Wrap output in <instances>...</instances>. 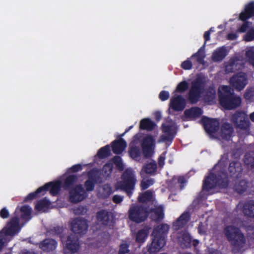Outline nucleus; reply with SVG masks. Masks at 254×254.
I'll use <instances>...</instances> for the list:
<instances>
[{
	"label": "nucleus",
	"instance_id": "0eeeda50",
	"mask_svg": "<svg viewBox=\"0 0 254 254\" xmlns=\"http://www.w3.org/2000/svg\"><path fill=\"white\" fill-rule=\"evenodd\" d=\"M204 84L205 81L201 77H196L191 81L187 97L191 104H196L199 101L204 90Z\"/></svg>",
	"mask_w": 254,
	"mask_h": 254
},
{
	"label": "nucleus",
	"instance_id": "473e14b6",
	"mask_svg": "<svg viewBox=\"0 0 254 254\" xmlns=\"http://www.w3.org/2000/svg\"><path fill=\"white\" fill-rule=\"evenodd\" d=\"M19 211L21 213L20 218L25 222H28L31 219V209L29 206H22L20 208Z\"/></svg>",
	"mask_w": 254,
	"mask_h": 254
},
{
	"label": "nucleus",
	"instance_id": "a18cd8bd",
	"mask_svg": "<svg viewBox=\"0 0 254 254\" xmlns=\"http://www.w3.org/2000/svg\"><path fill=\"white\" fill-rule=\"evenodd\" d=\"M88 179V180L92 181L93 182L97 183V180L99 178L98 175L97 174V172L94 170H91L88 171L87 173Z\"/></svg>",
	"mask_w": 254,
	"mask_h": 254
},
{
	"label": "nucleus",
	"instance_id": "864d4df0",
	"mask_svg": "<svg viewBox=\"0 0 254 254\" xmlns=\"http://www.w3.org/2000/svg\"><path fill=\"white\" fill-rule=\"evenodd\" d=\"M114 161L116 168L120 171L124 170L125 166L123 162V160H112Z\"/></svg>",
	"mask_w": 254,
	"mask_h": 254
},
{
	"label": "nucleus",
	"instance_id": "c9c22d12",
	"mask_svg": "<svg viewBox=\"0 0 254 254\" xmlns=\"http://www.w3.org/2000/svg\"><path fill=\"white\" fill-rule=\"evenodd\" d=\"M249 182L245 180H241L236 184L235 189L236 192L239 194H242L246 191L248 188Z\"/></svg>",
	"mask_w": 254,
	"mask_h": 254
},
{
	"label": "nucleus",
	"instance_id": "a878e982",
	"mask_svg": "<svg viewBox=\"0 0 254 254\" xmlns=\"http://www.w3.org/2000/svg\"><path fill=\"white\" fill-rule=\"evenodd\" d=\"M113 152L110 144H107L101 147L97 153L94 155L93 159H108L112 156Z\"/></svg>",
	"mask_w": 254,
	"mask_h": 254
},
{
	"label": "nucleus",
	"instance_id": "8fccbe9b",
	"mask_svg": "<svg viewBox=\"0 0 254 254\" xmlns=\"http://www.w3.org/2000/svg\"><path fill=\"white\" fill-rule=\"evenodd\" d=\"M244 39L247 42L252 41L254 40V29L251 28L246 34Z\"/></svg>",
	"mask_w": 254,
	"mask_h": 254
},
{
	"label": "nucleus",
	"instance_id": "ea45409f",
	"mask_svg": "<svg viewBox=\"0 0 254 254\" xmlns=\"http://www.w3.org/2000/svg\"><path fill=\"white\" fill-rule=\"evenodd\" d=\"M152 197V193L147 190L139 195L138 200L140 202H145L149 201Z\"/></svg>",
	"mask_w": 254,
	"mask_h": 254
},
{
	"label": "nucleus",
	"instance_id": "f704fd0d",
	"mask_svg": "<svg viewBox=\"0 0 254 254\" xmlns=\"http://www.w3.org/2000/svg\"><path fill=\"white\" fill-rule=\"evenodd\" d=\"M128 153L131 159H135L140 157L141 155L140 147L134 144H130L128 148Z\"/></svg>",
	"mask_w": 254,
	"mask_h": 254
},
{
	"label": "nucleus",
	"instance_id": "dca6fc26",
	"mask_svg": "<svg viewBox=\"0 0 254 254\" xmlns=\"http://www.w3.org/2000/svg\"><path fill=\"white\" fill-rule=\"evenodd\" d=\"M62 183L61 181L51 182L45 184L43 186L39 188V190H42L44 194L46 191L49 190L50 193L53 196L59 194L61 189Z\"/></svg>",
	"mask_w": 254,
	"mask_h": 254
},
{
	"label": "nucleus",
	"instance_id": "09e8293b",
	"mask_svg": "<svg viewBox=\"0 0 254 254\" xmlns=\"http://www.w3.org/2000/svg\"><path fill=\"white\" fill-rule=\"evenodd\" d=\"M153 180L150 179L145 181H142L140 183L141 190H145L153 184Z\"/></svg>",
	"mask_w": 254,
	"mask_h": 254
},
{
	"label": "nucleus",
	"instance_id": "412c9836",
	"mask_svg": "<svg viewBox=\"0 0 254 254\" xmlns=\"http://www.w3.org/2000/svg\"><path fill=\"white\" fill-rule=\"evenodd\" d=\"M190 219V212L185 211L173 223V227L175 230H178L185 226Z\"/></svg>",
	"mask_w": 254,
	"mask_h": 254
},
{
	"label": "nucleus",
	"instance_id": "aec40b11",
	"mask_svg": "<svg viewBox=\"0 0 254 254\" xmlns=\"http://www.w3.org/2000/svg\"><path fill=\"white\" fill-rule=\"evenodd\" d=\"M186 105V100L181 95L174 97L170 101V107L175 111H182Z\"/></svg>",
	"mask_w": 254,
	"mask_h": 254
},
{
	"label": "nucleus",
	"instance_id": "a19ab883",
	"mask_svg": "<svg viewBox=\"0 0 254 254\" xmlns=\"http://www.w3.org/2000/svg\"><path fill=\"white\" fill-rule=\"evenodd\" d=\"M246 56L250 64L254 67V48H252L246 52Z\"/></svg>",
	"mask_w": 254,
	"mask_h": 254
},
{
	"label": "nucleus",
	"instance_id": "7c9ffc66",
	"mask_svg": "<svg viewBox=\"0 0 254 254\" xmlns=\"http://www.w3.org/2000/svg\"><path fill=\"white\" fill-rule=\"evenodd\" d=\"M156 124L149 118L141 120L139 124V128L142 130L151 131L155 128Z\"/></svg>",
	"mask_w": 254,
	"mask_h": 254
},
{
	"label": "nucleus",
	"instance_id": "393cba45",
	"mask_svg": "<svg viewBox=\"0 0 254 254\" xmlns=\"http://www.w3.org/2000/svg\"><path fill=\"white\" fill-rule=\"evenodd\" d=\"M203 114L202 110L198 107H192L184 112L185 117L189 120H194L200 117Z\"/></svg>",
	"mask_w": 254,
	"mask_h": 254
},
{
	"label": "nucleus",
	"instance_id": "680f3d73",
	"mask_svg": "<svg viewBox=\"0 0 254 254\" xmlns=\"http://www.w3.org/2000/svg\"><path fill=\"white\" fill-rule=\"evenodd\" d=\"M112 200L114 203L119 204L123 200V197L116 194L113 196Z\"/></svg>",
	"mask_w": 254,
	"mask_h": 254
},
{
	"label": "nucleus",
	"instance_id": "b1692460",
	"mask_svg": "<svg viewBox=\"0 0 254 254\" xmlns=\"http://www.w3.org/2000/svg\"><path fill=\"white\" fill-rule=\"evenodd\" d=\"M234 131L231 124L227 122L224 123L221 127L220 136L225 140H229Z\"/></svg>",
	"mask_w": 254,
	"mask_h": 254
},
{
	"label": "nucleus",
	"instance_id": "4468645a",
	"mask_svg": "<svg viewBox=\"0 0 254 254\" xmlns=\"http://www.w3.org/2000/svg\"><path fill=\"white\" fill-rule=\"evenodd\" d=\"M230 83L236 90L240 91L247 85V75L244 72H239L230 78Z\"/></svg>",
	"mask_w": 254,
	"mask_h": 254
},
{
	"label": "nucleus",
	"instance_id": "9b49d317",
	"mask_svg": "<svg viewBox=\"0 0 254 254\" xmlns=\"http://www.w3.org/2000/svg\"><path fill=\"white\" fill-rule=\"evenodd\" d=\"M87 196L82 185H77L69 190V200L74 203L83 200Z\"/></svg>",
	"mask_w": 254,
	"mask_h": 254
},
{
	"label": "nucleus",
	"instance_id": "0e129e2a",
	"mask_svg": "<svg viewBox=\"0 0 254 254\" xmlns=\"http://www.w3.org/2000/svg\"><path fill=\"white\" fill-rule=\"evenodd\" d=\"M128 131V129H126L125 131L122 134H118L116 136V139L119 141L123 140V142H127V141L123 138L125 134Z\"/></svg>",
	"mask_w": 254,
	"mask_h": 254
},
{
	"label": "nucleus",
	"instance_id": "338daca9",
	"mask_svg": "<svg viewBox=\"0 0 254 254\" xmlns=\"http://www.w3.org/2000/svg\"><path fill=\"white\" fill-rule=\"evenodd\" d=\"M254 96L253 92L250 90H247L244 94V97L246 99H250Z\"/></svg>",
	"mask_w": 254,
	"mask_h": 254
},
{
	"label": "nucleus",
	"instance_id": "e2e57ef3",
	"mask_svg": "<svg viewBox=\"0 0 254 254\" xmlns=\"http://www.w3.org/2000/svg\"><path fill=\"white\" fill-rule=\"evenodd\" d=\"M82 169V166L80 164H76L73 165L70 170L72 172H77Z\"/></svg>",
	"mask_w": 254,
	"mask_h": 254
},
{
	"label": "nucleus",
	"instance_id": "3c124183",
	"mask_svg": "<svg viewBox=\"0 0 254 254\" xmlns=\"http://www.w3.org/2000/svg\"><path fill=\"white\" fill-rule=\"evenodd\" d=\"M181 67L185 70L191 69L192 67V64L190 59L188 58L186 61L183 62L181 64Z\"/></svg>",
	"mask_w": 254,
	"mask_h": 254
},
{
	"label": "nucleus",
	"instance_id": "5fc2aeb1",
	"mask_svg": "<svg viewBox=\"0 0 254 254\" xmlns=\"http://www.w3.org/2000/svg\"><path fill=\"white\" fill-rule=\"evenodd\" d=\"M113 165L111 164H106L103 167V171L107 176L109 175L112 172Z\"/></svg>",
	"mask_w": 254,
	"mask_h": 254
},
{
	"label": "nucleus",
	"instance_id": "39448f33",
	"mask_svg": "<svg viewBox=\"0 0 254 254\" xmlns=\"http://www.w3.org/2000/svg\"><path fill=\"white\" fill-rule=\"evenodd\" d=\"M223 232L227 241L230 243L233 251L239 252L244 247L246 240L239 228L228 225L225 227Z\"/></svg>",
	"mask_w": 254,
	"mask_h": 254
},
{
	"label": "nucleus",
	"instance_id": "4d7b16f0",
	"mask_svg": "<svg viewBox=\"0 0 254 254\" xmlns=\"http://www.w3.org/2000/svg\"><path fill=\"white\" fill-rule=\"evenodd\" d=\"M177 182L179 184H183L186 182V180L185 178L183 176H180L178 177V178L174 177L170 181V184L175 183Z\"/></svg>",
	"mask_w": 254,
	"mask_h": 254
},
{
	"label": "nucleus",
	"instance_id": "37998d69",
	"mask_svg": "<svg viewBox=\"0 0 254 254\" xmlns=\"http://www.w3.org/2000/svg\"><path fill=\"white\" fill-rule=\"evenodd\" d=\"M189 87V84L186 81H183L180 82L175 90V91L179 93H183L186 91Z\"/></svg>",
	"mask_w": 254,
	"mask_h": 254
},
{
	"label": "nucleus",
	"instance_id": "7ed1b4c3",
	"mask_svg": "<svg viewBox=\"0 0 254 254\" xmlns=\"http://www.w3.org/2000/svg\"><path fill=\"white\" fill-rule=\"evenodd\" d=\"M222 92H219L220 105L225 110H231L239 107L241 104V98L235 95L234 91L227 85L222 87Z\"/></svg>",
	"mask_w": 254,
	"mask_h": 254
},
{
	"label": "nucleus",
	"instance_id": "774afa93",
	"mask_svg": "<svg viewBox=\"0 0 254 254\" xmlns=\"http://www.w3.org/2000/svg\"><path fill=\"white\" fill-rule=\"evenodd\" d=\"M244 159H254V151L247 152Z\"/></svg>",
	"mask_w": 254,
	"mask_h": 254
},
{
	"label": "nucleus",
	"instance_id": "de8ad7c7",
	"mask_svg": "<svg viewBox=\"0 0 254 254\" xmlns=\"http://www.w3.org/2000/svg\"><path fill=\"white\" fill-rule=\"evenodd\" d=\"M64 231L63 227L56 226L54 227L50 230V233L53 235H59L61 238H62V234Z\"/></svg>",
	"mask_w": 254,
	"mask_h": 254
},
{
	"label": "nucleus",
	"instance_id": "f8f14e48",
	"mask_svg": "<svg viewBox=\"0 0 254 254\" xmlns=\"http://www.w3.org/2000/svg\"><path fill=\"white\" fill-rule=\"evenodd\" d=\"M17 212L18 210L16 208L14 212L15 216L11 218L7 223V227L1 231H2V234H3L4 236H13L20 231L19 219L16 215Z\"/></svg>",
	"mask_w": 254,
	"mask_h": 254
},
{
	"label": "nucleus",
	"instance_id": "2eb2a0df",
	"mask_svg": "<svg viewBox=\"0 0 254 254\" xmlns=\"http://www.w3.org/2000/svg\"><path fill=\"white\" fill-rule=\"evenodd\" d=\"M112 151L116 155L111 159H122L120 155H122L127 147V143L123 140L119 141L115 139L110 144Z\"/></svg>",
	"mask_w": 254,
	"mask_h": 254
},
{
	"label": "nucleus",
	"instance_id": "c85d7f7f",
	"mask_svg": "<svg viewBox=\"0 0 254 254\" xmlns=\"http://www.w3.org/2000/svg\"><path fill=\"white\" fill-rule=\"evenodd\" d=\"M227 54V51L225 47H219L213 53L212 59L214 62H220L225 58Z\"/></svg>",
	"mask_w": 254,
	"mask_h": 254
},
{
	"label": "nucleus",
	"instance_id": "9d476101",
	"mask_svg": "<svg viewBox=\"0 0 254 254\" xmlns=\"http://www.w3.org/2000/svg\"><path fill=\"white\" fill-rule=\"evenodd\" d=\"M141 146L144 157L146 158H151L155 152V139L151 135H146L143 138Z\"/></svg>",
	"mask_w": 254,
	"mask_h": 254
},
{
	"label": "nucleus",
	"instance_id": "052dcab7",
	"mask_svg": "<svg viewBox=\"0 0 254 254\" xmlns=\"http://www.w3.org/2000/svg\"><path fill=\"white\" fill-rule=\"evenodd\" d=\"M9 215L8 211L6 208H3L0 211V216L3 218L5 219L8 217Z\"/></svg>",
	"mask_w": 254,
	"mask_h": 254
},
{
	"label": "nucleus",
	"instance_id": "bb28decb",
	"mask_svg": "<svg viewBox=\"0 0 254 254\" xmlns=\"http://www.w3.org/2000/svg\"><path fill=\"white\" fill-rule=\"evenodd\" d=\"M243 212L245 216L254 218V200L245 202L243 204Z\"/></svg>",
	"mask_w": 254,
	"mask_h": 254
},
{
	"label": "nucleus",
	"instance_id": "79ce46f5",
	"mask_svg": "<svg viewBox=\"0 0 254 254\" xmlns=\"http://www.w3.org/2000/svg\"><path fill=\"white\" fill-rule=\"evenodd\" d=\"M41 193H43L42 190H39V188L37 189V190L33 192L30 193L28 194L24 198V202H28V201L33 200L34 199L36 198L38 196L39 194Z\"/></svg>",
	"mask_w": 254,
	"mask_h": 254
},
{
	"label": "nucleus",
	"instance_id": "13d9d810",
	"mask_svg": "<svg viewBox=\"0 0 254 254\" xmlns=\"http://www.w3.org/2000/svg\"><path fill=\"white\" fill-rule=\"evenodd\" d=\"M244 21L245 22L238 29L239 32L241 33H244L246 32L249 27V22L247 21V20Z\"/></svg>",
	"mask_w": 254,
	"mask_h": 254
},
{
	"label": "nucleus",
	"instance_id": "603ef678",
	"mask_svg": "<svg viewBox=\"0 0 254 254\" xmlns=\"http://www.w3.org/2000/svg\"><path fill=\"white\" fill-rule=\"evenodd\" d=\"M242 153V150L240 148H235L232 150V157L234 159H239Z\"/></svg>",
	"mask_w": 254,
	"mask_h": 254
},
{
	"label": "nucleus",
	"instance_id": "ddd939ff",
	"mask_svg": "<svg viewBox=\"0 0 254 254\" xmlns=\"http://www.w3.org/2000/svg\"><path fill=\"white\" fill-rule=\"evenodd\" d=\"M201 122L202 123L206 132L210 135H213L216 133L219 128V122L217 119L209 118L206 116H203Z\"/></svg>",
	"mask_w": 254,
	"mask_h": 254
},
{
	"label": "nucleus",
	"instance_id": "58836bf2",
	"mask_svg": "<svg viewBox=\"0 0 254 254\" xmlns=\"http://www.w3.org/2000/svg\"><path fill=\"white\" fill-rule=\"evenodd\" d=\"M191 238L188 234H184L182 237L181 246L184 249L189 248L191 247Z\"/></svg>",
	"mask_w": 254,
	"mask_h": 254
},
{
	"label": "nucleus",
	"instance_id": "6e6d98bb",
	"mask_svg": "<svg viewBox=\"0 0 254 254\" xmlns=\"http://www.w3.org/2000/svg\"><path fill=\"white\" fill-rule=\"evenodd\" d=\"M159 98L162 101L168 100L169 98V92L164 90L161 91L159 94Z\"/></svg>",
	"mask_w": 254,
	"mask_h": 254
},
{
	"label": "nucleus",
	"instance_id": "c03bdc74",
	"mask_svg": "<svg viewBox=\"0 0 254 254\" xmlns=\"http://www.w3.org/2000/svg\"><path fill=\"white\" fill-rule=\"evenodd\" d=\"M97 183L93 182L91 180H87L84 184L86 192L92 191L94 190L95 184Z\"/></svg>",
	"mask_w": 254,
	"mask_h": 254
},
{
	"label": "nucleus",
	"instance_id": "6e6552de",
	"mask_svg": "<svg viewBox=\"0 0 254 254\" xmlns=\"http://www.w3.org/2000/svg\"><path fill=\"white\" fill-rule=\"evenodd\" d=\"M149 214L148 207L142 205L133 204L131 206L128 211L129 219L136 223L144 222Z\"/></svg>",
	"mask_w": 254,
	"mask_h": 254
},
{
	"label": "nucleus",
	"instance_id": "c756f323",
	"mask_svg": "<svg viewBox=\"0 0 254 254\" xmlns=\"http://www.w3.org/2000/svg\"><path fill=\"white\" fill-rule=\"evenodd\" d=\"M151 211L154 213L151 215L152 219L156 222H160L163 219L164 213L163 208L162 206H159L152 209Z\"/></svg>",
	"mask_w": 254,
	"mask_h": 254
},
{
	"label": "nucleus",
	"instance_id": "4c0bfd02",
	"mask_svg": "<svg viewBox=\"0 0 254 254\" xmlns=\"http://www.w3.org/2000/svg\"><path fill=\"white\" fill-rule=\"evenodd\" d=\"M201 49L202 48H200L196 53L193 54L190 57V59L195 61L198 64H202L205 58L203 51L201 50Z\"/></svg>",
	"mask_w": 254,
	"mask_h": 254
},
{
	"label": "nucleus",
	"instance_id": "6ab92c4d",
	"mask_svg": "<svg viewBox=\"0 0 254 254\" xmlns=\"http://www.w3.org/2000/svg\"><path fill=\"white\" fill-rule=\"evenodd\" d=\"M162 131L164 133L161 136V139L164 142H172L173 140L176 132L171 126L163 124L162 125Z\"/></svg>",
	"mask_w": 254,
	"mask_h": 254
},
{
	"label": "nucleus",
	"instance_id": "69168bd1",
	"mask_svg": "<svg viewBox=\"0 0 254 254\" xmlns=\"http://www.w3.org/2000/svg\"><path fill=\"white\" fill-rule=\"evenodd\" d=\"M238 38V35L234 33H230L227 35V39L229 40H234Z\"/></svg>",
	"mask_w": 254,
	"mask_h": 254
},
{
	"label": "nucleus",
	"instance_id": "f257e3e1",
	"mask_svg": "<svg viewBox=\"0 0 254 254\" xmlns=\"http://www.w3.org/2000/svg\"><path fill=\"white\" fill-rule=\"evenodd\" d=\"M88 225L87 221L80 218L73 219L70 223V230L74 234H70L67 237L66 247L71 253H75L79 249V238L87 231Z\"/></svg>",
	"mask_w": 254,
	"mask_h": 254
},
{
	"label": "nucleus",
	"instance_id": "a211bd4d",
	"mask_svg": "<svg viewBox=\"0 0 254 254\" xmlns=\"http://www.w3.org/2000/svg\"><path fill=\"white\" fill-rule=\"evenodd\" d=\"M228 170L232 178L238 179L241 177L243 171L242 164L238 160H235L230 163Z\"/></svg>",
	"mask_w": 254,
	"mask_h": 254
},
{
	"label": "nucleus",
	"instance_id": "f3484780",
	"mask_svg": "<svg viewBox=\"0 0 254 254\" xmlns=\"http://www.w3.org/2000/svg\"><path fill=\"white\" fill-rule=\"evenodd\" d=\"M97 221L104 226H111L113 223L114 216L112 212L106 210H101L96 213Z\"/></svg>",
	"mask_w": 254,
	"mask_h": 254
},
{
	"label": "nucleus",
	"instance_id": "4be33fe9",
	"mask_svg": "<svg viewBox=\"0 0 254 254\" xmlns=\"http://www.w3.org/2000/svg\"><path fill=\"white\" fill-rule=\"evenodd\" d=\"M58 245L57 242L53 239L47 238L39 243L40 249L45 252H51L54 251Z\"/></svg>",
	"mask_w": 254,
	"mask_h": 254
},
{
	"label": "nucleus",
	"instance_id": "1a4fd4ad",
	"mask_svg": "<svg viewBox=\"0 0 254 254\" xmlns=\"http://www.w3.org/2000/svg\"><path fill=\"white\" fill-rule=\"evenodd\" d=\"M230 121L237 128L245 130L250 127V122L248 116L242 111H237L231 116Z\"/></svg>",
	"mask_w": 254,
	"mask_h": 254
},
{
	"label": "nucleus",
	"instance_id": "423d86ee",
	"mask_svg": "<svg viewBox=\"0 0 254 254\" xmlns=\"http://www.w3.org/2000/svg\"><path fill=\"white\" fill-rule=\"evenodd\" d=\"M137 182L135 171L131 168H127L121 176V181L119 183V189L125 191L129 197L132 194Z\"/></svg>",
	"mask_w": 254,
	"mask_h": 254
},
{
	"label": "nucleus",
	"instance_id": "2f4dec72",
	"mask_svg": "<svg viewBox=\"0 0 254 254\" xmlns=\"http://www.w3.org/2000/svg\"><path fill=\"white\" fill-rule=\"evenodd\" d=\"M149 231L147 229H142L138 231L135 236L137 243L142 244L145 242L148 235Z\"/></svg>",
	"mask_w": 254,
	"mask_h": 254
},
{
	"label": "nucleus",
	"instance_id": "bf43d9fd",
	"mask_svg": "<svg viewBox=\"0 0 254 254\" xmlns=\"http://www.w3.org/2000/svg\"><path fill=\"white\" fill-rule=\"evenodd\" d=\"M215 90L212 87H209L206 92V96L209 97L212 99L214 98L215 95Z\"/></svg>",
	"mask_w": 254,
	"mask_h": 254
},
{
	"label": "nucleus",
	"instance_id": "f03ea898",
	"mask_svg": "<svg viewBox=\"0 0 254 254\" xmlns=\"http://www.w3.org/2000/svg\"><path fill=\"white\" fill-rule=\"evenodd\" d=\"M170 229L167 224L162 223L154 228L152 235L153 237L152 242L146 246L149 254H156L166 244V237Z\"/></svg>",
	"mask_w": 254,
	"mask_h": 254
},
{
	"label": "nucleus",
	"instance_id": "5701e85b",
	"mask_svg": "<svg viewBox=\"0 0 254 254\" xmlns=\"http://www.w3.org/2000/svg\"><path fill=\"white\" fill-rule=\"evenodd\" d=\"M254 16V1H251L245 6L244 11H242L239 15V18L242 21H246Z\"/></svg>",
	"mask_w": 254,
	"mask_h": 254
},
{
	"label": "nucleus",
	"instance_id": "49530a36",
	"mask_svg": "<svg viewBox=\"0 0 254 254\" xmlns=\"http://www.w3.org/2000/svg\"><path fill=\"white\" fill-rule=\"evenodd\" d=\"M129 245L127 243H123L120 245L118 254H126L129 253Z\"/></svg>",
	"mask_w": 254,
	"mask_h": 254
},
{
	"label": "nucleus",
	"instance_id": "72a5a7b5",
	"mask_svg": "<svg viewBox=\"0 0 254 254\" xmlns=\"http://www.w3.org/2000/svg\"><path fill=\"white\" fill-rule=\"evenodd\" d=\"M153 161L144 165L141 171L147 174H152L156 172L157 170V164L154 160Z\"/></svg>",
	"mask_w": 254,
	"mask_h": 254
},
{
	"label": "nucleus",
	"instance_id": "cd10ccee",
	"mask_svg": "<svg viewBox=\"0 0 254 254\" xmlns=\"http://www.w3.org/2000/svg\"><path fill=\"white\" fill-rule=\"evenodd\" d=\"M78 180L77 176L76 175H69L64 181L63 188L65 190H69L72 188Z\"/></svg>",
	"mask_w": 254,
	"mask_h": 254
},
{
	"label": "nucleus",
	"instance_id": "e433bc0d",
	"mask_svg": "<svg viewBox=\"0 0 254 254\" xmlns=\"http://www.w3.org/2000/svg\"><path fill=\"white\" fill-rule=\"evenodd\" d=\"M51 205V202L46 198L39 200L35 205V209L37 211H42L48 208Z\"/></svg>",
	"mask_w": 254,
	"mask_h": 254
},
{
	"label": "nucleus",
	"instance_id": "20e7f679",
	"mask_svg": "<svg viewBox=\"0 0 254 254\" xmlns=\"http://www.w3.org/2000/svg\"><path fill=\"white\" fill-rule=\"evenodd\" d=\"M229 185V175L225 171H221L216 174L211 173L205 177L202 184V189L209 191L216 186L221 188H227Z\"/></svg>",
	"mask_w": 254,
	"mask_h": 254
}]
</instances>
